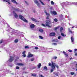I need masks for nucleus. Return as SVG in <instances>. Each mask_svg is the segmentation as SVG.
I'll return each instance as SVG.
<instances>
[{"label": "nucleus", "mask_w": 77, "mask_h": 77, "mask_svg": "<svg viewBox=\"0 0 77 77\" xmlns=\"http://www.w3.org/2000/svg\"><path fill=\"white\" fill-rule=\"evenodd\" d=\"M19 17L20 19H21V20H23V21H24V22H26V23H27V20H26L24 18V17L23 16H22L21 15H19Z\"/></svg>", "instance_id": "f257e3e1"}, {"label": "nucleus", "mask_w": 77, "mask_h": 77, "mask_svg": "<svg viewBox=\"0 0 77 77\" xmlns=\"http://www.w3.org/2000/svg\"><path fill=\"white\" fill-rule=\"evenodd\" d=\"M46 26L48 27H50V26L49 25L51 24V22L50 20H47L46 21Z\"/></svg>", "instance_id": "f03ea898"}, {"label": "nucleus", "mask_w": 77, "mask_h": 77, "mask_svg": "<svg viewBox=\"0 0 77 77\" xmlns=\"http://www.w3.org/2000/svg\"><path fill=\"white\" fill-rule=\"evenodd\" d=\"M51 68L53 69H55V67H56V64L53 63V62H51Z\"/></svg>", "instance_id": "7ed1b4c3"}, {"label": "nucleus", "mask_w": 77, "mask_h": 77, "mask_svg": "<svg viewBox=\"0 0 77 77\" xmlns=\"http://www.w3.org/2000/svg\"><path fill=\"white\" fill-rule=\"evenodd\" d=\"M34 2L35 4H36L38 7L39 8L40 7V4L38 2V1L37 0H35Z\"/></svg>", "instance_id": "20e7f679"}, {"label": "nucleus", "mask_w": 77, "mask_h": 77, "mask_svg": "<svg viewBox=\"0 0 77 77\" xmlns=\"http://www.w3.org/2000/svg\"><path fill=\"white\" fill-rule=\"evenodd\" d=\"M14 57H10V58L8 60V62H12L14 60Z\"/></svg>", "instance_id": "39448f33"}, {"label": "nucleus", "mask_w": 77, "mask_h": 77, "mask_svg": "<svg viewBox=\"0 0 77 77\" xmlns=\"http://www.w3.org/2000/svg\"><path fill=\"white\" fill-rule=\"evenodd\" d=\"M13 13L15 18H18V15L15 13V12L13 11Z\"/></svg>", "instance_id": "423d86ee"}, {"label": "nucleus", "mask_w": 77, "mask_h": 77, "mask_svg": "<svg viewBox=\"0 0 77 77\" xmlns=\"http://www.w3.org/2000/svg\"><path fill=\"white\" fill-rule=\"evenodd\" d=\"M11 9H13V10H15V11H17V12H19L20 11V10L18 8H14L13 7H11Z\"/></svg>", "instance_id": "0eeeda50"}, {"label": "nucleus", "mask_w": 77, "mask_h": 77, "mask_svg": "<svg viewBox=\"0 0 77 77\" xmlns=\"http://www.w3.org/2000/svg\"><path fill=\"white\" fill-rule=\"evenodd\" d=\"M10 30H11L12 31V33H16V31L14 29H13L10 28Z\"/></svg>", "instance_id": "6e6552de"}, {"label": "nucleus", "mask_w": 77, "mask_h": 77, "mask_svg": "<svg viewBox=\"0 0 77 77\" xmlns=\"http://www.w3.org/2000/svg\"><path fill=\"white\" fill-rule=\"evenodd\" d=\"M45 13L46 15L48 16L46 17L47 20H48L49 19V17H50V14L49 13H47L46 12H45Z\"/></svg>", "instance_id": "1a4fd4ad"}, {"label": "nucleus", "mask_w": 77, "mask_h": 77, "mask_svg": "<svg viewBox=\"0 0 77 77\" xmlns=\"http://www.w3.org/2000/svg\"><path fill=\"white\" fill-rule=\"evenodd\" d=\"M35 25L34 24H32L30 25V27L31 29H34L35 28Z\"/></svg>", "instance_id": "9d476101"}, {"label": "nucleus", "mask_w": 77, "mask_h": 77, "mask_svg": "<svg viewBox=\"0 0 77 77\" xmlns=\"http://www.w3.org/2000/svg\"><path fill=\"white\" fill-rule=\"evenodd\" d=\"M55 35H56V34L54 32H51L50 33V36H55Z\"/></svg>", "instance_id": "9b49d317"}, {"label": "nucleus", "mask_w": 77, "mask_h": 77, "mask_svg": "<svg viewBox=\"0 0 77 77\" xmlns=\"http://www.w3.org/2000/svg\"><path fill=\"white\" fill-rule=\"evenodd\" d=\"M51 13H52L54 15H57V13L55 11H51Z\"/></svg>", "instance_id": "f8f14e48"}, {"label": "nucleus", "mask_w": 77, "mask_h": 77, "mask_svg": "<svg viewBox=\"0 0 77 77\" xmlns=\"http://www.w3.org/2000/svg\"><path fill=\"white\" fill-rule=\"evenodd\" d=\"M33 54H31V53H29L28 54V57H32Z\"/></svg>", "instance_id": "ddd939ff"}, {"label": "nucleus", "mask_w": 77, "mask_h": 77, "mask_svg": "<svg viewBox=\"0 0 77 77\" xmlns=\"http://www.w3.org/2000/svg\"><path fill=\"white\" fill-rule=\"evenodd\" d=\"M11 0V2H13L14 3L16 4V5H17V4H18V3H17V2L16 1H15V0Z\"/></svg>", "instance_id": "4468645a"}, {"label": "nucleus", "mask_w": 77, "mask_h": 77, "mask_svg": "<svg viewBox=\"0 0 77 77\" xmlns=\"http://www.w3.org/2000/svg\"><path fill=\"white\" fill-rule=\"evenodd\" d=\"M17 65L18 66H23L24 65V64L22 63H17Z\"/></svg>", "instance_id": "2eb2a0df"}, {"label": "nucleus", "mask_w": 77, "mask_h": 77, "mask_svg": "<svg viewBox=\"0 0 77 77\" xmlns=\"http://www.w3.org/2000/svg\"><path fill=\"white\" fill-rule=\"evenodd\" d=\"M53 74H54V75H57V76H58L59 75V73L57 72H54L53 73Z\"/></svg>", "instance_id": "dca6fc26"}, {"label": "nucleus", "mask_w": 77, "mask_h": 77, "mask_svg": "<svg viewBox=\"0 0 77 77\" xmlns=\"http://www.w3.org/2000/svg\"><path fill=\"white\" fill-rule=\"evenodd\" d=\"M63 53L64 54V55H65L66 57H68V54H66V52L65 51H63Z\"/></svg>", "instance_id": "f3484780"}, {"label": "nucleus", "mask_w": 77, "mask_h": 77, "mask_svg": "<svg viewBox=\"0 0 77 77\" xmlns=\"http://www.w3.org/2000/svg\"><path fill=\"white\" fill-rule=\"evenodd\" d=\"M31 20H32V21H35V22H38V20H36L35 19H34V18H32L31 19Z\"/></svg>", "instance_id": "a211bd4d"}, {"label": "nucleus", "mask_w": 77, "mask_h": 77, "mask_svg": "<svg viewBox=\"0 0 77 77\" xmlns=\"http://www.w3.org/2000/svg\"><path fill=\"white\" fill-rule=\"evenodd\" d=\"M40 2L42 5H44L45 4L44 3V2H42V1L41 0H39Z\"/></svg>", "instance_id": "6ab92c4d"}, {"label": "nucleus", "mask_w": 77, "mask_h": 77, "mask_svg": "<svg viewBox=\"0 0 77 77\" xmlns=\"http://www.w3.org/2000/svg\"><path fill=\"white\" fill-rule=\"evenodd\" d=\"M71 40L72 42H74V38L73 36L71 37Z\"/></svg>", "instance_id": "aec40b11"}, {"label": "nucleus", "mask_w": 77, "mask_h": 77, "mask_svg": "<svg viewBox=\"0 0 77 77\" xmlns=\"http://www.w3.org/2000/svg\"><path fill=\"white\" fill-rule=\"evenodd\" d=\"M70 5H77V2L71 3H70Z\"/></svg>", "instance_id": "412c9836"}, {"label": "nucleus", "mask_w": 77, "mask_h": 77, "mask_svg": "<svg viewBox=\"0 0 77 77\" xmlns=\"http://www.w3.org/2000/svg\"><path fill=\"white\" fill-rule=\"evenodd\" d=\"M53 42H58V40L57 39H55L54 40H53L52 41Z\"/></svg>", "instance_id": "4be33fe9"}, {"label": "nucleus", "mask_w": 77, "mask_h": 77, "mask_svg": "<svg viewBox=\"0 0 77 77\" xmlns=\"http://www.w3.org/2000/svg\"><path fill=\"white\" fill-rule=\"evenodd\" d=\"M37 66H38V68H40V67L41 66V63H39V64Z\"/></svg>", "instance_id": "5701e85b"}, {"label": "nucleus", "mask_w": 77, "mask_h": 77, "mask_svg": "<svg viewBox=\"0 0 77 77\" xmlns=\"http://www.w3.org/2000/svg\"><path fill=\"white\" fill-rule=\"evenodd\" d=\"M39 32H43V31H44L43 29H39Z\"/></svg>", "instance_id": "b1692460"}, {"label": "nucleus", "mask_w": 77, "mask_h": 77, "mask_svg": "<svg viewBox=\"0 0 77 77\" xmlns=\"http://www.w3.org/2000/svg\"><path fill=\"white\" fill-rule=\"evenodd\" d=\"M44 69H45V70H46V71H47V70H48L47 67L46 66L44 67Z\"/></svg>", "instance_id": "393cba45"}, {"label": "nucleus", "mask_w": 77, "mask_h": 77, "mask_svg": "<svg viewBox=\"0 0 77 77\" xmlns=\"http://www.w3.org/2000/svg\"><path fill=\"white\" fill-rule=\"evenodd\" d=\"M61 36H63L64 37H65V36H66V35H64V34L63 33H62L61 34Z\"/></svg>", "instance_id": "a878e982"}, {"label": "nucleus", "mask_w": 77, "mask_h": 77, "mask_svg": "<svg viewBox=\"0 0 77 77\" xmlns=\"http://www.w3.org/2000/svg\"><path fill=\"white\" fill-rule=\"evenodd\" d=\"M68 30L69 32H70V33H72V31H71L70 30V28H68Z\"/></svg>", "instance_id": "bb28decb"}, {"label": "nucleus", "mask_w": 77, "mask_h": 77, "mask_svg": "<svg viewBox=\"0 0 77 77\" xmlns=\"http://www.w3.org/2000/svg\"><path fill=\"white\" fill-rule=\"evenodd\" d=\"M63 27H61L60 28V32H62V30H63Z\"/></svg>", "instance_id": "cd10ccee"}, {"label": "nucleus", "mask_w": 77, "mask_h": 77, "mask_svg": "<svg viewBox=\"0 0 77 77\" xmlns=\"http://www.w3.org/2000/svg\"><path fill=\"white\" fill-rule=\"evenodd\" d=\"M51 4L52 5H54V2H53V1H51Z\"/></svg>", "instance_id": "c85d7f7f"}, {"label": "nucleus", "mask_w": 77, "mask_h": 77, "mask_svg": "<svg viewBox=\"0 0 77 77\" xmlns=\"http://www.w3.org/2000/svg\"><path fill=\"white\" fill-rule=\"evenodd\" d=\"M70 74L71 75H74L75 73L74 72H71L70 73Z\"/></svg>", "instance_id": "c756f323"}, {"label": "nucleus", "mask_w": 77, "mask_h": 77, "mask_svg": "<svg viewBox=\"0 0 77 77\" xmlns=\"http://www.w3.org/2000/svg\"><path fill=\"white\" fill-rule=\"evenodd\" d=\"M54 21H55V22H57V19H54Z\"/></svg>", "instance_id": "7c9ffc66"}, {"label": "nucleus", "mask_w": 77, "mask_h": 77, "mask_svg": "<svg viewBox=\"0 0 77 77\" xmlns=\"http://www.w3.org/2000/svg\"><path fill=\"white\" fill-rule=\"evenodd\" d=\"M25 48H29V47L28 46H25Z\"/></svg>", "instance_id": "2f4dec72"}, {"label": "nucleus", "mask_w": 77, "mask_h": 77, "mask_svg": "<svg viewBox=\"0 0 77 77\" xmlns=\"http://www.w3.org/2000/svg\"><path fill=\"white\" fill-rule=\"evenodd\" d=\"M26 54V51H23L22 53V54Z\"/></svg>", "instance_id": "473e14b6"}, {"label": "nucleus", "mask_w": 77, "mask_h": 77, "mask_svg": "<svg viewBox=\"0 0 77 77\" xmlns=\"http://www.w3.org/2000/svg\"><path fill=\"white\" fill-rule=\"evenodd\" d=\"M68 51H69V52H70V53H71L72 51V50L70 49L68 50Z\"/></svg>", "instance_id": "72a5a7b5"}, {"label": "nucleus", "mask_w": 77, "mask_h": 77, "mask_svg": "<svg viewBox=\"0 0 77 77\" xmlns=\"http://www.w3.org/2000/svg\"><path fill=\"white\" fill-rule=\"evenodd\" d=\"M14 42L15 43H17V42H18V40L16 39L15 40Z\"/></svg>", "instance_id": "f704fd0d"}, {"label": "nucleus", "mask_w": 77, "mask_h": 77, "mask_svg": "<svg viewBox=\"0 0 77 77\" xmlns=\"http://www.w3.org/2000/svg\"><path fill=\"white\" fill-rule=\"evenodd\" d=\"M35 50H38V47H36L35 48Z\"/></svg>", "instance_id": "c9c22d12"}, {"label": "nucleus", "mask_w": 77, "mask_h": 77, "mask_svg": "<svg viewBox=\"0 0 77 77\" xmlns=\"http://www.w3.org/2000/svg\"><path fill=\"white\" fill-rule=\"evenodd\" d=\"M53 59H57V57H53Z\"/></svg>", "instance_id": "e433bc0d"}, {"label": "nucleus", "mask_w": 77, "mask_h": 77, "mask_svg": "<svg viewBox=\"0 0 77 77\" xmlns=\"http://www.w3.org/2000/svg\"><path fill=\"white\" fill-rule=\"evenodd\" d=\"M32 76H33L34 77H36V74H32Z\"/></svg>", "instance_id": "4c0bfd02"}, {"label": "nucleus", "mask_w": 77, "mask_h": 77, "mask_svg": "<svg viewBox=\"0 0 77 77\" xmlns=\"http://www.w3.org/2000/svg\"><path fill=\"white\" fill-rule=\"evenodd\" d=\"M22 56L24 57H26V54H23Z\"/></svg>", "instance_id": "58836bf2"}, {"label": "nucleus", "mask_w": 77, "mask_h": 77, "mask_svg": "<svg viewBox=\"0 0 77 77\" xmlns=\"http://www.w3.org/2000/svg\"><path fill=\"white\" fill-rule=\"evenodd\" d=\"M52 45H57V44L56 43H53L52 44Z\"/></svg>", "instance_id": "ea45409f"}, {"label": "nucleus", "mask_w": 77, "mask_h": 77, "mask_svg": "<svg viewBox=\"0 0 77 77\" xmlns=\"http://www.w3.org/2000/svg\"><path fill=\"white\" fill-rule=\"evenodd\" d=\"M65 3H66V2H63L61 4V5L62 6H63V5H64V4H65Z\"/></svg>", "instance_id": "a19ab883"}, {"label": "nucleus", "mask_w": 77, "mask_h": 77, "mask_svg": "<svg viewBox=\"0 0 77 77\" xmlns=\"http://www.w3.org/2000/svg\"><path fill=\"white\" fill-rule=\"evenodd\" d=\"M61 38V36H59L58 38V39H60Z\"/></svg>", "instance_id": "79ce46f5"}, {"label": "nucleus", "mask_w": 77, "mask_h": 77, "mask_svg": "<svg viewBox=\"0 0 77 77\" xmlns=\"http://www.w3.org/2000/svg\"><path fill=\"white\" fill-rule=\"evenodd\" d=\"M53 69H51V72H53V71L54 70Z\"/></svg>", "instance_id": "37998d69"}, {"label": "nucleus", "mask_w": 77, "mask_h": 77, "mask_svg": "<svg viewBox=\"0 0 77 77\" xmlns=\"http://www.w3.org/2000/svg\"><path fill=\"white\" fill-rule=\"evenodd\" d=\"M25 3H26V5H29V3H28L27 2H26V1H25Z\"/></svg>", "instance_id": "c03bdc74"}, {"label": "nucleus", "mask_w": 77, "mask_h": 77, "mask_svg": "<svg viewBox=\"0 0 77 77\" xmlns=\"http://www.w3.org/2000/svg\"><path fill=\"white\" fill-rule=\"evenodd\" d=\"M16 68L17 69H19V68H20V67L18 66H16Z\"/></svg>", "instance_id": "a18cd8bd"}, {"label": "nucleus", "mask_w": 77, "mask_h": 77, "mask_svg": "<svg viewBox=\"0 0 77 77\" xmlns=\"http://www.w3.org/2000/svg\"><path fill=\"white\" fill-rule=\"evenodd\" d=\"M39 38L40 39H43V37H42V36H40Z\"/></svg>", "instance_id": "49530a36"}, {"label": "nucleus", "mask_w": 77, "mask_h": 77, "mask_svg": "<svg viewBox=\"0 0 77 77\" xmlns=\"http://www.w3.org/2000/svg\"><path fill=\"white\" fill-rule=\"evenodd\" d=\"M2 42H3V39H2L1 41H0V44H2Z\"/></svg>", "instance_id": "de8ad7c7"}, {"label": "nucleus", "mask_w": 77, "mask_h": 77, "mask_svg": "<svg viewBox=\"0 0 77 77\" xmlns=\"http://www.w3.org/2000/svg\"><path fill=\"white\" fill-rule=\"evenodd\" d=\"M57 29H59V27H55V28H54V29L55 30H57Z\"/></svg>", "instance_id": "09e8293b"}, {"label": "nucleus", "mask_w": 77, "mask_h": 77, "mask_svg": "<svg viewBox=\"0 0 77 77\" xmlns=\"http://www.w3.org/2000/svg\"><path fill=\"white\" fill-rule=\"evenodd\" d=\"M60 17L61 18H63V16L62 14L60 15Z\"/></svg>", "instance_id": "8fccbe9b"}, {"label": "nucleus", "mask_w": 77, "mask_h": 77, "mask_svg": "<svg viewBox=\"0 0 77 77\" xmlns=\"http://www.w3.org/2000/svg\"><path fill=\"white\" fill-rule=\"evenodd\" d=\"M31 61H33L34 60V58H32V59H31Z\"/></svg>", "instance_id": "3c124183"}, {"label": "nucleus", "mask_w": 77, "mask_h": 77, "mask_svg": "<svg viewBox=\"0 0 77 77\" xmlns=\"http://www.w3.org/2000/svg\"><path fill=\"white\" fill-rule=\"evenodd\" d=\"M40 77H44V76H43L42 75H40Z\"/></svg>", "instance_id": "603ef678"}, {"label": "nucleus", "mask_w": 77, "mask_h": 77, "mask_svg": "<svg viewBox=\"0 0 77 77\" xmlns=\"http://www.w3.org/2000/svg\"><path fill=\"white\" fill-rule=\"evenodd\" d=\"M42 26H44V27H45V25L43 23H42Z\"/></svg>", "instance_id": "864d4df0"}, {"label": "nucleus", "mask_w": 77, "mask_h": 77, "mask_svg": "<svg viewBox=\"0 0 77 77\" xmlns=\"http://www.w3.org/2000/svg\"><path fill=\"white\" fill-rule=\"evenodd\" d=\"M49 66H51V63H48Z\"/></svg>", "instance_id": "5fc2aeb1"}, {"label": "nucleus", "mask_w": 77, "mask_h": 77, "mask_svg": "<svg viewBox=\"0 0 77 77\" xmlns=\"http://www.w3.org/2000/svg\"><path fill=\"white\" fill-rule=\"evenodd\" d=\"M75 56H77V53H75Z\"/></svg>", "instance_id": "6e6d98bb"}, {"label": "nucleus", "mask_w": 77, "mask_h": 77, "mask_svg": "<svg viewBox=\"0 0 77 77\" xmlns=\"http://www.w3.org/2000/svg\"><path fill=\"white\" fill-rule=\"evenodd\" d=\"M74 51H77V49H75Z\"/></svg>", "instance_id": "4d7b16f0"}, {"label": "nucleus", "mask_w": 77, "mask_h": 77, "mask_svg": "<svg viewBox=\"0 0 77 77\" xmlns=\"http://www.w3.org/2000/svg\"><path fill=\"white\" fill-rule=\"evenodd\" d=\"M56 67L57 68H59V66H58L57 65L56 66Z\"/></svg>", "instance_id": "13d9d810"}, {"label": "nucleus", "mask_w": 77, "mask_h": 77, "mask_svg": "<svg viewBox=\"0 0 77 77\" xmlns=\"http://www.w3.org/2000/svg\"><path fill=\"white\" fill-rule=\"evenodd\" d=\"M74 27H75V26H73V27H72V28H74Z\"/></svg>", "instance_id": "bf43d9fd"}, {"label": "nucleus", "mask_w": 77, "mask_h": 77, "mask_svg": "<svg viewBox=\"0 0 77 77\" xmlns=\"http://www.w3.org/2000/svg\"><path fill=\"white\" fill-rule=\"evenodd\" d=\"M72 59V58L71 57V58H70V60H71V59Z\"/></svg>", "instance_id": "052dcab7"}, {"label": "nucleus", "mask_w": 77, "mask_h": 77, "mask_svg": "<svg viewBox=\"0 0 77 77\" xmlns=\"http://www.w3.org/2000/svg\"><path fill=\"white\" fill-rule=\"evenodd\" d=\"M10 66H11V67H12V65H11Z\"/></svg>", "instance_id": "680f3d73"}, {"label": "nucleus", "mask_w": 77, "mask_h": 77, "mask_svg": "<svg viewBox=\"0 0 77 77\" xmlns=\"http://www.w3.org/2000/svg\"><path fill=\"white\" fill-rule=\"evenodd\" d=\"M2 67L1 68V69H0L1 71H2Z\"/></svg>", "instance_id": "e2e57ef3"}, {"label": "nucleus", "mask_w": 77, "mask_h": 77, "mask_svg": "<svg viewBox=\"0 0 77 77\" xmlns=\"http://www.w3.org/2000/svg\"><path fill=\"white\" fill-rule=\"evenodd\" d=\"M76 68H77V64H76Z\"/></svg>", "instance_id": "0e129e2a"}, {"label": "nucleus", "mask_w": 77, "mask_h": 77, "mask_svg": "<svg viewBox=\"0 0 77 77\" xmlns=\"http://www.w3.org/2000/svg\"><path fill=\"white\" fill-rule=\"evenodd\" d=\"M6 70L7 71H8V69H7Z\"/></svg>", "instance_id": "69168bd1"}, {"label": "nucleus", "mask_w": 77, "mask_h": 77, "mask_svg": "<svg viewBox=\"0 0 77 77\" xmlns=\"http://www.w3.org/2000/svg\"><path fill=\"white\" fill-rule=\"evenodd\" d=\"M23 12V11H21V12Z\"/></svg>", "instance_id": "338daca9"}, {"label": "nucleus", "mask_w": 77, "mask_h": 77, "mask_svg": "<svg viewBox=\"0 0 77 77\" xmlns=\"http://www.w3.org/2000/svg\"><path fill=\"white\" fill-rule=\"evenodd\" d=\"M8 31H9V30H8Z\"/></svg>", "instance_id": "774afa93"}]
</instances>
